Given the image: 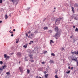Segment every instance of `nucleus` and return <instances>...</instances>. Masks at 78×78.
Masks as SVG:
<instances>
[{"label": "nucleus", "instance_id": "nucleus-1", "mask_svg": "<svg viewBox=\"0 0 78 78\" xmlns=\"http://www.w3.org/2000/svg\"><path fill=\"white\" fill-rule=\"evenodd\" d=\"M55 37V39H58V37H60V33L59 32H58L56 33L55 35L54 36Z\"/></svg>", "mask_w": 78, "mask_h": 78}, {"label": "nucleus", "instance_id": "nucleus-2", "mask_svg": "<svg viewBox=\"0 0 78 78\" xmlns=\"http://www.w3.org/2000/svg\"><path fill=\"white\" fill-rule=\"evenodd\" d=\"M71 53L72 55H78V51L76 52V51H74V52L72 51Z\"/></svg>", "mask_w": 78, "mask_h": 78}, {"label": "nucleus", "instance_id": "nucleus-3", "mask_svg": "<svg viewBox=\"0 0 78 78\" xmlns=\"http://www.w3.org/2000/svg\"><path fill=\"white\" fill-rule=\"evenodd\" d=\"M28 56L29 57H30V59H32L34 58V57H33V54H29Z\"/></svg>", "mask_w": 78, "mask_h": 78}, {"label": "nucleus", "instance_id": "nucleus-4", "mask_svg": "<svg viewBox=\"0 0 78 78\" xmlns=\"http://www.w3.org/2000/svg\"><path fill=\"white\" fill-rule=\"evenodd\" d=\"M61 19H62L61 18H59L57 19L55 21V23H56V22H57L58 21H60V20H61Z\"/></svg>", "mask_w": 78, "mask_h": 78}, {"label": "nucleus", "instance_id": "nucleus-5", "mask_svg": "<svg viewBox=\"0 0 78 78\" xmlns=\"http://www.w3.org/2000/svg\"><path fill=\"white\" fill-rule=\"evenodd\" d=\"M26 36L27 37H29V38H30L31 39H32V37H31V35H30L29 36H28V33H27L25 34Z\"/></svg>", "mask_w": 78, "mask_h": 78}, {"label": "nucleus", "instance_id": "nucleus-6", "mask_svg": "<svg viewBox=\"0 0 78 78\" xmlns=\"http://www.w3.org/2000/svg\"><path fill=\"white\" fill-rule=\"evenodd\" d=\"M19 69L20 70V72H21V73H23V69H22V67H20L19 68Z\"/></svg>", "mask_w": 78, "mask_h": 78}, {"label": "nucleus", "instance_id": "nucleus-7", "mask_svg": "<svg viewBox=\"0 0 78 78\" xmlns=\"http://www.w3.org/2000/svg\"><path fill=\"white\" fill-rule=\"evenodd\" d=\"M55 30V31H58V30H59V29H58V27H56Z\"/></svg>", "mask_w": 78, "mask_h": 78}, {"label": "nucleus", "instance_id": "nucleus-8", "mask_svg": "<svg viewBox=\"0 0 78 78\" xmlns=\"http://www.w3.org/2000/svg\"><path fill=\"white\" fill-rule=\"evenodd\" d=\"M49 62L51 64H53L55 62L53 60H50V61H49Z\"/></svg>", "mask_w": 78, "mask_h": 78}, {"label": "nucleus", "instance_id": "nucleus-9", "mask_svg": "<svg viewBox=\"0 0 78 78\" xmlns=\"http://www.w3.org/2000/svg\"><path fill=\"white\" fill-rule=\"evenodd\" d=\"M21 55H22V54L21 53H20V52H18L16 55L17 56H21Z\"/></svg>", "mask_w": 78, "mask_h": 78}, {"label": "nucleus", "instance_id": "nucleus-10", "mask_svg": "<svg viewBox=\"0 0 78 78\" xmlns=\"http://www.w3.org/2000/svg\"><path fill=\"white\" fill-rule=\"evenodd\" d=\"M74 7H78V4L75 3L74 5Z\"/></svg>", "mask_w": 78, "mask_h": 78}, {"label": "nucleus", "instance_id": "nucleus-11", "mask_svg": "<svg viewBox=\"0 0 78 78\" xmlns=\"http://www.w3.org/2000/svg\"><path fill=\"white\" fill-rule=\"evenodd\" d=\"M44 76L46 78H47L48 76V74H45Z\"/></svg>", "mask_w": 78, "mask_h": 78}, {"label": "nucleus", "instance_id": "nucleus-12", "mask_svg": "<svg viewBox=\"0 0 78 78\" xmlns=\"http://www.w3.org/2000/svg\"><path fill=\"white\" fill-rule=\"evenodd\" d=\"M30 70L29 69H27V73H30Z\"/></svg>", "mask_w": 78, "mask_h": 78}, {"label": "nucleus", "instance_id": "nucleus-13", "mask_svg": "<svg viewBox=\"0 0 78 78\" xmlns=\"http://www.w3.org/2000/svg\"><path fill=\"white\" fill-rule=\"evenodd\" d=\"M43 29L44 30H47V29H48V27H44Z\"/></svg>", "mask_w": 78, "mask_h": 78}, {"label": "nucleus", "instance_id": "nucleus-14", "mask_svg": "<svg viewBox=\"0 0 78 78\" xmlns=\"http://www.w3.org/2000/svg\"><path fill=\"white\" fill-rule=\"evenodd\" d=\"M19 39H16V44H17V43H18V42H19Z\"/></svg>", "mask_w": 78, "mask_h": 78}, {"label": "nucleus", "instance_id": "nucleus-15", "mask_svg": "<svg viewBox=\"0 0 78 78\" xmlns=\"http://www.w3.org/2000/svg\"><path fill=\"white\" fill-rule=\"evenodd\" d=\"M51 43H54V41H53L52 40H51L50 41V44H51Z\"/></svg>", "mask_w": 78, "mask_h": 78}, {"label": "nucleus", "instance_id": "nucleus-16", "mask_svg": "<svg viewBox=\"0 0 78 78\" xmlns=\"http://www.w3.org/2000/svg\"><path fill=\"white\" fill-rule=\"evenodd\" d=\"M7 56V55H6V54H5L4 55V58H6Z\"/></svg>", "mask_w": 78, "mask_h": 78}, {"label": "nucleus", "instance_id": "nucleus-17", "mask_svg": "<svg viewBox=\"0 0 78 78\" xmlns=\"http://www.w3.org/2000/svg\"><path fill=\"white\" fill-rule=\"evenodd\" d=\"M29 61H30V62H34V60L30 59L29 60Z\"/></svg>", "mask_w": 78, "mask_h": 78}, {"label": "nucleus", "instance_id": "nucleus-18", "mask_svg": "<svg viewBox=\"0 0 78 78\" xmlns=\"http://www.w3.org/2000/svg\"><path fill=\"white\" fill-rule=\"evenodd\" d=\"M30 36L31 37H33V36H34V34L33 33H32Z\"/></svg>", "mask_w": 78, "mask_h": 78}, {"label": "nucleus", "instance_id": "nucleus-19", "mask_svg": "<svg viewBox=\"0 0 78 78\" xmlns=\"http://www.w3.org/2000/svg\"><path fill=\"white\" fill-rule=\"evenodd\" d=\"M5 19H8V16H7V14L5 15Z\"/></svg>", "mask_w": 78, "mask_h": 78}, {"label": "nucleus", "instance_id": "nucleus-20", "mask_svg": "<svg viewBox=\"0 0 78 78\" xmlns=\"http://www.w3.org/2000/svg\"><path fill=\"white\" fill-rule=\"evenodd\" d=\"M51 55L52 56H55V54H54L53 53H52L51 54Z\"/></svg>", "mask_w": 78, "mask_h": 78}, {"label": "nucleus", "instance_id": "nucleus-21", "mask_svg": "<svg viewBox=\"0 0 78 78\" xmlns=\"http://www.w3.org/2000/svg\"><path fill=\"white\" fill-rule=\"evenodd\" d=\"M23 47H24L25 48H26L27 47V45H24L23 46Z\"/></svg>", "mask_w": 78, "mask_h": 78}, {"label": "nucleus", "instance_id": "nucleus-22", "mask_svg": "<svg viewBox=\"0 0 78 78\" xmlns=\"http://www.w3.org/2000/svg\"><path fill=\"white\" fill-rule=\"evenodd\" d=\"M74 19L75 20H78V18H76V17H74Z\"/></svg>", "mask_w": 78, "mask_h": 78}, {"label": "nucleus", "instance_id": "nucleus-23", "mask_svg": "<svg viewBox=\"0 0 78 78\" xmlns=\"http://www.w3.org/2000/svg\"><path fill=\"white\" fill-rule=\"evenodd\" d=\"M9 58H10V57L7 55V57H6V59H9Z\"/></svg>", "mask_w": 78, "mask_h": 78}, {"label": "nucleus", "instance_id": "nucleus-24", "mask_svg": "<svg viewBox=\"0 0 78 78\" xmlns=\"http://www.w3.org/2000/svg\"><path fill=\"white\" fill-rule=\"evenodd\" d=\"M55 78H59V77H58V75H56L55 76Z\"/></svg>", "mask_w": 78, "mask_h": 78}, {"label": "nucleus", "instance_id": "nucleus-25", "mask_svg": "<svg viewBox=\"0 0 78 78\" xmlns=\"http://www.w3.org/2000/svg\"><path fill=\"white\" fill-rule=\"evenodd\" d=\"M72 11H73V12H74V8L73 7H72Z\"/></svg>", "mask_w": 78, "mask_h": 78}, {"label": "nucleus", "instance_id": "nucleus-26", "mask_svg": "<svg viewBox=\"0 0 78 78\" xmlns=\"http://www.w3.org/2000/svg\"><path fill=\"white\" fill-rule=\"evenodd\" d=\"M77 31L78 32V28H76L75 30V31Z\"/></svg>", "mask_w": 78, "mask_h": 78}, {"label": "nucleus", "instance_id": "nucleus-27", "mask_svg": "<svg viewBox=\"0 0 78 78\" xmlns=\"http://www.w3.org/2000/svg\"><path fill=\"white\" fill-rule=\"evenodd\" d=\"M27 57H25V61H28V60H27Z\"/></svg>", "mask_w": 78, "mask_h": 78}, {"label": "nucleus", "instance_id": "nucleus-28", "mask_svg": "<svg viewBox=\"0 0 78 78\" xmlns=\"http://www.w3.org/2000/svg\"><path fill=\"white\" fill-rule=\"evenodd\" d=\"M49 32V33H52V30H49V31H48Z\"/></svg>", "mask_w": 78, "mask_h": 78}, {"label": "nucleus", "instance_id": "nucleus-29", "mask_svg": "<svg viewBox=\"0 0 78 78\" xmlns=\"http://www.w3.org/2000/svg\"><path fill=\"white\" fill-rule=\"evenodd\" d=\"M5 67H6V65L2 67V69H5Z\"/></svg>", "mask_w": 78, "mask_h": 78}, {"label": "nucleus", "instance_id": "nucleus-30", "mask_svg": "<svg viewBox=\"0 0 78 78\" xmlns=\"http://www.w3.org/2000/svg\"><path fill=\"white\" fill-rule=\"evenodd\" d=\"M0 64H3V62H2V61H0Z\"/></svg>", "mask_w": 78, "mask_h": 78}, {"label": "nucleus", "instance_id": "nucleus-31", "mask_svg": "<svg viewBox=\"0 0 78 78\" xmlns=\"http://www.w3.org/2000/svg\"><path fill=\"white\" fill-rule=\"evenodd\" d=\"M51 21H54V20H55V19L54 18H52V19H51Z\"/></svg>", "mask_w": 78, "mask_h": 78}, {"label": "nucleus", "instance_id": "nucleus-32", "mask_svg": "<svg viewBox=\"0 0 78 78\" xmlns=\"http://www.w3.org/2000/svg\"><path fill=\"white\" fill-rule=\"evenodd\" d=\"M75 41H76L75 39H74L73 40V43H75Z\"/></svg>", "mask_w": 78, "mask_h": 78}, {"label": "nucleus", "instance_id": "nucleus-33", "mask_svg": "<svg viewBox=\"0 0 78 78\" xmlns=\"http://www.w3.org/2000/svg\"><path fill=\"white\" fill-rule=\"evenodd\" d=\"M70 71H69L67 72H66V73H67L69 74V73H70Z\"/></svg>", "mask_w": 78, "mask_h": 78}, {"label": "nucleus", "instance_id": "nucleus-34", "mask_svg": "<svg viewBox=\"0 0 78 78\" xmlns=\"http://www.w3.org/2000/svg\"><path fill=\"white\" fill-rule=\"evenodd\" d=\"M47 51H45L44 52V53H47Z\"/></svg>", "mask_w": 78, "mask_h": 78}, {"label": "nucleus", "instance_id": "nucleus-35", "mask_svg": "<svg viewBox=\"0 0 78 78\" xmlns=\"http://www.w3.org/2000/svg\"><path fill=\"white\" fill-rule=\"evenodd\" d=\"M6 74L7 75H9V72H7Z\"/></svg>", "mask_w": 78, "mask_h": 78}, {"label": "nucleus", "instance_id": "nucleus-36", "mask_svg": "<svg viewBox=\"0 0 78 78\" xmlns=\"http://www.w3.org/2000/svg\"><path fill=\"white\" fill-rule=\"evenodd\" d=\"M2 3V0H0V3Z\"/></svg>", "mask_w": 78, "mask_h": 78}, {"label": "nucleus", "instance_id": "nucleus-37", "mask_svg": "<svg viewBox=\"0 0 78 78\" xmlns=\"http://www.w3.org/2000/svg\"><path fill=\"white\" fill-rule=\"evenodd\" d=\"M33 41H30V43L31 44H33Z\"/></svg>", "mask_w": 78, "mask_h": 78}, {"label": "nucleus", "instance_id": "nucleus-38", "mask_svg": "<svg viewBox=\"0 0 78 78\" xmlns=\"http://www.w3.org/2000/svg\"><path fill=\"white\" fill-rule=\"evenodd\" d=\"M27 33L28 34H30L31 33V31H29Z\"/></svg>", "mask_w": 78, "mask_h": 78}, {"label": "nucleus", "instance_id": "nucleus-39", "mask_svg": "<svg viewBox=\"0 0 78 78\" xmlns=\"http://www.w3.org/2000/svg\"><path fill=\"white\" fill-rule=\"evenodd\" d=\"M46 19V18L44 19L43 20V22H44V21H45Z\"/></svg>", "mask_w": 78, "mask_h": 78}, {"label": "nucleus", "instance_id": "nucleus-40", "mask_svg": "<svg viewBox=\"0 0 78 78\" xmlns=\"http://www.w3.org/2000/svg\"><path fill=\"white\" fill-rule=\"evenodd\" d=\"M42 64H45V62H42Z\"/></svg>", "mask_w": 78, "mask_h": 78}, {"label": "nucleus", "instance_id": "nucleus-41", "mask_svg": "<svg viewBox=\"0 0 78 78\" xmlns=\"http://www.w3.org/2000/svg\"><path fill=\"white\" fill-rule=\"evenodd\" d=\"M62 50H64V48H62Z\"/></svg>", "mask_w": 78, "mask_h": 78}, {"label": "nucleus", "instance_id": "nucleus-42", "mask_svg": "<svg viewBox=\"0 0 78 78\" xmlns=\"http://www.w3.org/2000/svg\"><path fill=\"white\" fill-rule=\"evenodd\" d=\"M47 73V72L45 71V72H44V73L45 74Z\"/></svg>", "mask_w": 78, "mask_h": 78}, {"label": "nucleus", "instance_id": "nucleus-43", "mask_svg": "<svg viewBox=\"0 0 78 78\" xmlns=\"http://www.w3.org/2000/svg\"><path fill=\"white\" fill-rule=\"evenodd\" d=\"M68 69H70V67L69 66L68 67Z\"/></svg>", "mask_w": 78, "mask_h": 78}, {"label": "nucleus", "instance_id": "nucleus-44", "mask_svg": "<svg viewBox=\"0 0 78 78\" xmlns=\"http://www.w3.org/2000/svg\"><path fill=\"white\" fill-rule=\"evenodd\" d=\"M11 36H14V35L13 34H12V35H11Z\"/></svg>", "mask_w": 78, "mask_h": 78}, {"label": "nucleus", "instance_id": "nucleus-45", "mask_svg": "<svg viewBox=\"0 0 78 78\" xmlns=\"http://www.w3.org/2000/svg\"><path fill=\"white\" fill-rule=\"evenodd\" d=\"M13 54H14V53L12 52V53H11V55H13Z\"/></svg>", "mask_w": 78, "mask_h": 78}, {"label": "nucleus", "instance_id": "nucleus-46", "mask_svg": "<svg viewBox=\"0 0 78 78\" xmlns=\"http://www.w3.org/2000/svg\"><path fill=\"white\" fill-rule=\"evenodd\" d=\"M3 70V69H2V68H0V70Z\"/></svg>", "mask_w": 78, "mask_h": 78}, {"label": "nucleus", "instance_id": "nucleus-47", "mask_svg": "<svg viewBox=\"0 0 78 78\" xmlns=\"http://www.w3.org/2000/svg\"><path fill=\"white\" fill-rule=\"evenodd\" d=\"M75 26H73V28H75Z\"/></svg>", "mask_w": 78, "mask_h": 78}, {"label": "nucleus", "instance_id": "nucleus-48", "mask_svg": "<svg viewBox=\"0 0 78 78\" xmlns=\"http://www.w3.org/2000/svg\"><path fill=\"white\" fill-rule=\"evenodd\" d=\"M16 31V30H15V29H14L13 30V31Z\"/></svg>", "mask_w": 78, "mask_h": 78}, {"label": "nucleus", "instance_id": "nucleus-49", "mask_svg": "<svg viewBox=\"0 0 78 78\" xmlns=\"http://www.w3.org/2000/svg\"><path fill=\"white\" fill-rule=\"evenodd\" d=\"M71 70H73V67H72L71 68Z\"/></svg>", "mask_w": 78, "mask_h": 78}, {"label": "nucleus", "instance_id": "nucleus-50", "mask_svg": "<svg viewBox=\"0 0 78 78\" xmlns=\"http://www.w3.org/2000/svg\"><path fill=\"white\" fill-rule=\"evenodd\" d=\"M10 33H11L12 34V33H13V32L12 31L11 32H10Z\"/></svg>", "mask_w": 78, "mask_h": 78}, {"label": "nucleus", "instance_id": "nucleus-51", "mask_svg": "<svg viewBox=\"0 0 78 78\" xmlns=\"http://www.w3.org/2000/svg\"><path fill=\"white\" fill-rule=\"evenodd\" d=\"M72 37H72V36L70 37V38H72Z\"/></svg>", "mask_w": 78, "mask_h": 78}, {"label": "nucleus", "instance_id": "nucleus-52", "mask_svg": "<svg viewBox=\"0 0 78 78\" xmlns=\"http://www.w3.org/2000/svg\"><path fill=\"white\" fill-rule=\"evenodd\" d=\"M2 21H0V23H2Z\"/></svg>", "mask_w": 78, "mask_h": 78}, {"label": "nucleus", "instance_id": "nucleus-53", "mask_svg": "<svg viewBox=\"0 0 78 78\" xmlns=\"http://www.w3.org/2000/svg\"><path fill=\"white\" fill-rule=\"evenodd\" d=\"M12 2H14V0H12Z\"/></svg>", "mask_w": 78, "mask_h": 78}, {"label": "nucleus", "instance_id": "nucleus-54", "mask_svg": "<svg viewBox=\"0 0 78 78\" xmlns=\"http://www.w3.org/2000/svg\"><path fill=\"white\" fill-rule=\"evenodd\" d=\"M29 44H31V43L30 42V43H29Z\"/></svg>", "mask_w": 78, "mask_h": 78}, {"label": "nucleus", "instance_id": "nucleus-55", "mask_svg": "<svg viewBox=\"0 0 78 78\" xmlns=\"http://www.w3.org/2000/svg\"><path fill=\"white\" fill-rule=\"evenodd\" d=\"M54 9H56V8L55 7L54 8Z\"/></svg>", "mask_w": 78, "mask_h": 78}, {"label": "nucleus", "instance_id": "nucleus-56", "mask_svg": "<svg viewBox=\"0 0 78 78\" xmlns=\"http://www.w3.org/2000/svg\"><path fill=\"white\" fill-rule=\"evenodd\" d=\"M34 33H36V31H35Z\"/></svg>", "mask_w": 78, "mask_h": 78}, {"label": "nucleus", "instance_id": "nucleus-57", "mask_svg": "<svg viewBox=\"0 0 78 78\" xmlns=\"http://www.w3.org/2000/svg\"><path fill=\"white\" fill-rule=\"evenodd\" d=\"M37 77H38V76H37L36 77H37Z\"/></svg>", "mask_w": 78, "mask_h": 78}, {"label": "nucleus", "instance_id": "nucleus-58", "mask_svg": "<svg viewBox=\"0 0 78 78\" xmlns=\"http://www.w3.org/2000/svg\"><path fill=\"white\" fill-rule=\"evenodd\" d=\"M5 60H6H6H7V59H6V58H5Z\"/></svg>", "mask_w": 78, "mask_h": 78}, {"label": "nucleus", "instance_id": "nucleus-59", "mask_svg": "<svg viewBox=\"0 0 78 78\" xmlns=\"http://www.w3.org/2000/svg\"><path fill=\"white\" fill-rule=\"evenodd\" d=\"M19 64H20V62H19Z\"/></svg>", "mask_w": 78, "mask_h": 78}, {"label": "nucleus", "instance_id": "nucleus-60", "mask_svg": "<svg viewBox=\"0 0 78 78\" xmlns=\"http://www.w3.org/2000/svg\"><path fill=\"white\" fill-rule=\"evenodd\" d=\"M9 32H10V33H11V30H10Z\"/></svg>", "mask_w": 78, "mask_h": 78}, {"label": "nucleus", "instance_id": "nucleus-61", "mask_svg": "<svg viewBox=\"0 0 78 78\" xmlns=\"http://www.w3.org/2000/svg\"><path fill=\"white\" fill-rule=\"evenodd\" d=\"M39 78H41V77H40Z\"/></svg>", "mask_w": 78, "mask_h": 78}, {"label": "nucleus", "instance_id": "nucleus-62", "mask_svg": "<svg viewBox=\"0 0 78 78\" xmlns=\"http://www.w3.org/2000/svg\"><path fill=\"white\" fill-rule=\"evenodd\" d=\"M44 2H45V0H44Z\"/></svg>", "mask_w": 78, "mask_h": 78}, {"label": "nucleus", "instance_id": "nucleus-63", "mask_svg": "<svg viewBox=\"0 0 78 78\" xmlns=\"http://www.w3.org/2000/svg\"><path fill=\"white\" fill-rule=\"evenodd\" d=\"M10 28H11H11H12V27H10Z\"/></svg>", "mask_w": 78, "mask_h": 78}, {"label": "nucleus", "instance_id": "nucleus-64", "mask_svg": "<svg viewBox=\"0 0 78 78\" xmlns=\"http://www.w3.org/2000/svg\"><path fill=\"white\" fill-rule=\"evenodd\" d=\"M77 70H78V69H77Z\"/></svg>", "mask_w": 78, "mask_h": 78}]
</instances>
